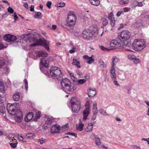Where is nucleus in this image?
I'll list each match as a JSON object with an SVG mask.
<instances>
[{"mask_svg": "<svg viewBox=\"0 0 149 149\" xmlns=\"http://www.w3.org/2000/svg\"><path fill=\"white\" fill-rule=\"evenodd\" d=\"M36 55L38 57H43L40 60V63L42 65V67H40L41 71H42L44 70V68H48L49 62L53 60V58L52 57H50L49 58H47V54L43 51L38 52Z\"/></svg>", "mask_w": 149, "mask_h": 149, "instance_id": "f257e3e1", "label": "nucleus"}, {"mask_svg": "<svg viewBox=\"0 0 149 149\" xmlns=\"http://www.w3.org/2000/svg\"><path fill=\"white\" fill-rule=\"evenodd\" d=\"M98 29L96 25H93L89 27L88 29L84 30V39H89L98 35Z\"/></svg>", "mask_w": 149, "mask_h": 149, "instance_id": "f03ea898", "label": "nucleus"}, {"mask_svg": "<svg viewBox=\"0 0 149 149\" xmlns=\"http://www.w3.org/2000/svg\"><path fill=\"white\" fill-rule=\"evenodd\" d=\"M62 89L65 91L73 92L75 91L76 88L70 81L67 78L62 79L61 82Z\"/></svg>", "mask_w": 149, "mask_h": 149, "instance_id": "7ed1b4c3", "label": "nucleus"}, {"mask_svg": "<svg viewBox=\"0 0 149 149\" xmlns=\"http://www.w3.org/2000/svg\"><path fill=\"white\" fill-rule=\"evenodd\" d=\"M29 40L30 42H34L30 45V46L32 47L35 46L37 45H41L44 46V47L47 50H49V47L48 46L49 42H47L45 40L43 41L41 39H37L35 38H30Z\"/></svg>", "mask_w": 149, "mask_h": 149, "instance_id": "20e7f679", "label": "nucleus"}, {"mask_svg": "<svg viewBox=\"0 0 149 149\" xmlns=\"http://www.w3.org/2000/svg\"><path fill=\"white\" fill-rule=\"evenodd\" d=\"M146 42L143 39H135L133 43V47L136 51H141L146 46Z\"/></svg>", "mask_w": 149, "mask_h": 149, "instance_id": "39448f33", "label": "nucleus"}, {"mask_svg": "<svg viewBox=\"0 0 149 149\" xmlns=\"http://www.w3.org/2000/svg\"><path fill=\"white\" fill-rule=\"evenodd\" d=\"M51 75L53 78H56L60 80L63 76L60 69L56 67H52L50 70Z\"/></svg>", "mask_w": 149, "mask_h": 149, "instance_id": "423d86ee", "label": "nucleus"}, {"mask_svg": "<svg viewBox=\"0 0 149 149\" xmlns=\"http://www.w3.org/2000/svg\"><path fill=\"white\" fill-rule=\"evenodd\" d=\"M72 109L73 112L78 111L81 108L80 102L77 99L76 97H73L71 100Z\"/></svg>", "mask_w": 149, "mask_h": 149, "instance_id": "0eeeda50", "label": "nucleus"}, {"mask_svg": "<svg viewBox=\"0 0 149 149\" xmlns=\"http://www.w3.org/2000/svg\"><path fill=\"white\" fill-rule=\"evenodd\" d=\"M7 114L14 116L15 121L18 123H21L23 119L22 112H7Z\"/></svg>", "mask_w": 149, "mask_h": 149, "instance_id": "6e6552de", "label": "nucleus"}, {"mask_svg": "<svg viewBox=\"0 0 149 149\" xmlns=\"http://www.w3.org/2000/svg\"><path fill=\"white\" fill-rule=\"evenodd\" d=\"M130 33L128 31H123L121 32L120 35L118 36V37L121 41H125L130 38Z\"/></svg>", "mask_w": 149, "mask_h": 149, "instance_id": "1a4fd4ad", "label": "nucleus"}, {"mask_svg": "<svg viewBox=\"0 0 149 149\" xmlns=\"http://www.w3.org/2000/svg\"><path fill=\"white\" fill-rule=\"evenodd\" d=\"M3 39L8 42H13L16 43L18 42L17 37L15 36L10 34L4 35L3 37Z\"/></svg>", "mask_w": 149, "mask_h": 149, "instance_id": "9d476101", "label": "nucleus"}, {"mask_svg": "<svg viewBox=\"0 0 149 149\" xmlns=\"http://www.w3.org/2000/svg\"><path fill=\"white\" fill-rule=\"evenodd\" d=\"M121 41L119 40H113L111 42L110 45L112 49L118 48L121 47Z\"/></svg>", "mask_w": 149, "mask_h": 149, "instance_id": "9b49d317", "label": "nucleus"}, {"mask_svg": "<svg viewBox=\"0 0 149 149\" xmlns=\"http://www.w3.org/2000/svg\"><path fill=\"white\" fill-rule=\"evenodd\" d=\"M17 103L14 104L8 103L6 106L8 112H14L16 108Z\"/></svg>", "mask_w": 149, "mask_h": 149, "instance_id": "f8f14e48", "label": "nucleus"}, {"mask_svg": "<svg viewBox=\"0 0 149 149\" xmlns=\"http://www.w3.org/2000/svg\"><path fill=\"white\" fill-rule=\"evenodd\" d=\"M88 95L90 97H94L96 94V91L95 88H88L87 89Z\"/></svg>", "mask_w": 149, "mask_h": 149, "instance_id": "ddd939ff", "label": "nucleus"}, {"mask_svg": "<svg viewBox=\"0 0 149 149\" xmlns=\"http://www.w3.org/2000/svg\"><path fill=\"white\" fill-rule=\"evenodd\" d=\"M33 112H29L26 115L24 118V120L26 122L30 121L33 119Z\"/></svg>", "mask_w": 149, "mask_h": 149, "instance_id": "4468645a", "label": "nucleus"}, {"mask_svg": "<svg viewBox=\"0 0 149 149\" xmlns=\"http://www.w3.org/2000/svg\"><path fill=\"white\" fill-rule=\"evenodd\" d=\"M84 59L86 60L87 63L89 64L92 63L95 61V59L93 58L92 56L89 57L87 55H84Z\"/></svg>", "mask_w": 149, "mask_h": 149, "instance_id": "2eb2a0df", "label": "nucleus"}, {"mask_svg": "<svg viewBox=\"0 0 149 149\" xmlns=\"http://www.w3.org/2000/svg\"><path fill=\"white\" fill-rule=\"evenodd\" d=\"M110 72L111 74V77L112 80L116 79V76L115 73V70L114 68H111Z\"/></svg>", "mask_w": 149, "mask_h": 149, "instance_id": "dca6fc26", "label": "nucleus"}, {"mask_svg": "<svg viewBox=\"0 0 149 149\" xmlns=\"http://www.w3.org/2000/svg\"><path fill=\"white\" fill-rule=\"evenodd\" d=\"M60 127L58 125H55L52 126L50 130L51 133H58L60 130Z\"/></svg>", "mask_w": 149, "mask_h": 149, "instance_id": "f3484780", "label": "nucleus"}, {"mask_svg": "<svg viewBox=\"0 0 149 149\" xmlns=\"http://www.w3.org/2000/svg\"><path fill=\"white\" fill-rule=\"evenodd\" d=\"M68 19L69 20L70 19H76V16L75 15L74 12L73 11H70L68 14Z\"/></svg>", "mask_w": 149, "mask_h": 149, "instance_id": "a211bd4d", "label": "nucleus"}, {"mask_svg": "<svg viewBox=\"0 0 149 149\" xmlns=\"http://www.w3.org/2000/svg\"><path fill=\"white\" fill-rule=\"evenodd\" d=\"M76 20V19H72L68 20L67 19V25L70 27L73 26L75 23Z\"/></svg>", "mask_w": 149, "mask_h": 149, "instance_id": "6ab92c4d", "label": "nucleus"}, {"mask_svg": "<svg viewBox=\"0 0 149 149\" xmlns=\"http://www.w3.org/2000/svg\"><path fill=\"white\" fill-rule=\"evenodd\" d=\"M54 118L52 116L49 117L45 121V123L46 124H47L48 125H50L52 122L54 121Z\"/></svg>", "mask_w": 149, "mask_h": 149, "instance_id": "aec40b11", "label": "nucleus"}, {"mask_svg": "<svg viewBox=\"0 0 149 149\" xmlns=\"http://www.w3.org/2000/svg\"><path fill=\"white\" fill-rule=\"evenodd\" d=\"M72 78L73 81L74 82H77L78 84H81L84 83V79H79L78 81L77 79L74 76H72L71 74Z\"/></svg>", "mask_w": 149, "mask_h": 149, "instance_id": "412c9836", "label": "nucleus"}, {"mask_svg": "<svg viewBox=\"0 0 149 149\" xmlns=\"http://www.w3.org/2000/svg\"><path fill=\"white\" fill-rule=\"evenodd\" d=\"M20 94L18 92H16L13 95L12 98L13 100L15 101H18L19 99V97Z\"/></svg>", "mask_w": 149, "mask_h": 149, "instance_id": "4be33fe9", "label": "nucleus"}, {"mask_svg": "<svg viewBox=\"0 0 149 149\" xmlns=\"http://www.w3.org/2000/svg\"><path fill=\"white\" fill-rule=\"evenodd\" d=\"M120 59L119 58L116 57H113L112 58V65L111 67H113L114 68V66L119 61Z\"/></svg>", "mask_w": 149, "mask_h": 149, "instance_id": "5701e85b", "label": "nucleus"}, {"mask_svg": "<svg viewBox=\"0 0 149 149\" xmlns=\"http://www.w3.org/2000/svg\"><path fill=\"white\" fill-rule=\"evenodd\" d=\"M89 1L92 5L96 6H98L100 3L99 0H89Z\"/></svg>", "mask_w": 149, "mask_h": 149, "instance_id": "b1692460", "label": "nucleus"}, {"mask_svg": "<svg viewBox=\"0 0 149 149\" xmlns=\"http://www.w3.org/2000/svg\"><path fill=\"white\" fill-rule=\"evenodd\" d=\"M93 128V124L92 123H90L88 124V126L85 130L86 132H90L92 131Z\"/></svg>", "mask_w": 149, "mask_h": 149, "instance_id": "393cba45", "label": "nucleus"}, {"mask_svg": "<svg viewBox=\"0 0 149 149\" xmlns=\"http://www.w3.org/2000/svg\"><path fill=\"white\" fill-rule=\"evenodd\" d=\"M80 122L78 125H76V128L77 130H79L80 131H81L83 130V127L84 126L83 124L81 123V120H80Z\"/></svg>", "mask_w": 149, "mask_h": 149, "instance_id": "a878e982", "label": "nucleus"}, {"mask_svg": "<svg viewBox=\"0 0 149 149\" xmlns=\"http://www.w3.org/2000/svg\"><path fill=\"white\" fill-rule=\"evenodd\" d=\"M85 109H84V112H89L90 110V102L87 101L85 104Z\"/></svg>", "mask_w": 149, "mask_h": 149, "instance_id": "bb28decb", "label": "nucleus"}, {"mask_svg": "<svg viewBox=\"0 0 149 149\" xmlns=\"http://www.w3.org/2000/svg\"><path fill=\"white\" fill-rule=\"evenodd\" d=\"M5 86L1 81H0V92L2 93L5 92Z\"/></svg>", "mask_w": 149, "mask_h": 149, "instance_id": "cd10ccee", "label": "nucleus"}, {"mask_svg": "<svg viewBox=\"0 0 149 149\" xmlns=\"http://www.w3.org/2000/svg\"><path fill=\"white\" fill-rule=\"evenodd\" d=\"M72 64L73 65H75L78 68H80L81 67L79 65V62L76 59H73Z\"/></svg>", "mask_w": 149, "mask_h": 149, "instance_id": "c85d7f7f", "label": "nucleus"}, {"mask_svg": "<svg viewBox=\"0 0 149 149\" xmlns=\"http://www.w3.org/2000/svg\"><path fill=\"white\" fill-rule=\"evenodd\" d=\"M40 112H36L35 117L33 119V120L35 121H36L38 119L40 118Z\"/></svg>", "mask_w": 149, "mask_h": 149, "instance_id": "c756f323", "label": "nucleus"}, {"mask_svg": "<svg viewBox=\"0 0 149 149\" xmlns=\"http://www.w3.org/2000/svg\"><path fill=\"white\" fill-rule=\"evenodd\" d=\"M99 63L100 64V67L101 68H103L106 67V65L104 63V61L101 60L99 61Z\"/></svg>", "mask_w": 149, "mask_h": 149, "instance_id": "7c9ffc66", "label": "nucleus"}, {"mask_svg": "<svg viewBox=\"0 0 149 149\" xmlns=\"http://www.w3.org/2000/svg\"><path fill=\"white\" fill-rule=\"evenodd\" d=\"M110 20V24L111 26L113 27L115 25V20L113 17H111V18L109 17Z\"/></svg>", "mask_w": 149, "mask_h": 149, "instance_id": "2f4dec72", "label": "nucleus"}, {"mask_svg": "<svg viewBox=\"0 0 149 149\" xmlns=\"http://www.w3.org/2000/svg\"><path fill=\"white\" fill-rule=\"evenodd\" d=\"M103 25L106 26L108 23V21L105 18H103L101 19Z\"/></svg>", "mask_w": 149, "mask_h": 149, "instance_id": "473e14b6", "label": "nucleus"}, {"mask_svg": "<svg viewBox=\"0 0 149 149\" xmlns=\"http://www.w3.org/2000/svg\"><path fill=\"white\" fill-rule=\"evenodd\" d=\"M5 64V62L3 59L0 57V68L3 67Z\"/></svg>", "mask_w": 149, "mask_h": 149, "instance_id": "72a5a7b5", "label": "nucleus"}, {"mask_svg": "<svg viewBox=\"0 0 149 149\" xmlns=\"http://www.w3.org/2000/svg\"><path fill=\"white\" fill-rule=\"evenodd\" d=\"M36 14L34 15V17L36 18L40 19L41 18V17L40 16L41 13L40 12H36Z\"/></svg>", "mask_w": 149, "mask_h": 149, "instance_id": "f704fd0d", "label": "nucleus"}, {"mask_svg": "<svg viewBox=\"0 0 149 149\" xmlns=\"http://www.w3.org/2000/svg\"><path fill=\"white\" fill-rule=\"evenodd\" d=\"M97 104L96 103H93V112H97Z\"/></svg>", "mask_w": 149, "mask_h": 149, "instance_id": "c9c22d12", "label": "nucleus"}, {"mask_svg": "<svg viewBox=\"0 0 149 149\" xmlns=\"http://www.w3.org/2000/svg\"><path fill=\"white\" fill-rule=\"evenodd\" d=\"M129 2V0H121L119 1V3L121 5H124L128 3Z\"/></svg>", "mask_w": 149, "mask_h": 149, "instance_id": "e433bc0d", "label": "nucleus"}, {"mask_svg": "<svg viewBox=\"0 0 149 149\" xmlns=\"http://www.w3.org/2000/svg\"><path fill=\"white\" fill-rule=\"evenodd\" d=\"M18 138L21 141H22L23 142H25L26 141V140L25 139H24L23 138V137L21 135L19 134L17 136Z\"/></svg>", "mask_w": 149, "mask_h": 149, "instance_id": "4c0bfd02", "label": "nucleus"}, {"mask_svg": "<svg viewBox=\"0 0 149 149\" xmlns=\"http://www.w3.org/2000/svg\"><path fill=\"white\" fill-rule=\"evenodd\" d=\"M65 3L63 2H61L58 4L57 6V7H63L65 6Z\"/></svg>", "mask_w": 149, "mask_h": 149, "instance_id": "58836bf2", "label": "nucleus"}, {"mask_svg": "<svg viewBox=\"0 0 149 149\" xmlns=\"http://www.w3.org/2000/svg\"><path fill=\"white\" fill-rule=\"evenodd\" d=\"M24 81L25 83V89L26 91H27L28 89V83H27V81L26 79H24Z\"/></svg>", "mask_w": 149, "mask_h": 149, "instance_id": "ea45409f", "label": "nucleus"}, {"mask_svg": "<svg viewBox=\"0 0 149 149\" xmlns=\"http://www.w3.org/2000/svg\"><path fill=\"white\" fill-rule=\"evenodd\" d=\"M10 145L13 148H15L17 147V143H10Z\"/></svg>", "mask_w": 149, "mask_h": 149, "instance_id": "a19ab883", "label": "nucleus"}, {"mask_svg": "<svg viewBox=\"0 0 149 149\" xmlns=\"http://www.w3.org/2000/svg\"><path fill=\"white\" fill-rule=\"evenodd\" d=\"M134 26L136 27H139L141 25V23L137 21L134 24Z\"/></svg>", "mask_w": 149, "mask_h": 149, "instance_id": "79ce46f5", "label": "nucleus"}, {"mask_svg": "<svg viewBox=\"0 0 149 149\" xmlns=\"http://www.w3.org/2000/svg\"><path fill=\"white\" fill-rule=\"evenodd\" d=\"M96 139L95 143L96 145L97 146L100 145L101 144V142L100 139L97 138Z\"/></svg>", "mask_w": 149, "mask_h": 149, "instance_id": "37998d69", "label": "nucleus"}, {"mask_svg": "<svg viewBox=\"0 0 149 149\" xmlns=\"http://www.w3.org/2000/svg\"><path fill=\"white\" fill-rule=\"evenodd\" d=\"M91 138L92 139H95L97 138V136L94 134H92L90 136Z\"/></svg>", "mask_w": 149, "mask_h": 149, "instance_id": "c03bdc74", "label": "nucleus"}, {"mask_svg": "<svg viewBox=\"0 0 149 149\" xmlns=\"http://www.w3.org/2000/svg\"><path fill=\"white\" fill-rule=\"evenodd\" d=\"M128 57L130 60H133L135 58V56L133 55L129 54L128 56Z\"/></svg>", "mask_w": 149, "mask_h": 149, "instance_id": "a18cd8bd", "label": "nucleus"}, {"mask_svg": "<svg viewBox=\"0 0 149 149\" xmlns=\"http://www.w3.org/2000/svg\"><path fill=\"white\" fill-rule=\"evenodd\" d=\"M97 113V112H93V115L91 118L92 120H94L95 119Z\"/></svg>", "mask_w": 149, "mask_h": 149, "instance_id": "49530a36", "label": "nucleus"}, {"mask_svg": "<svg viewBox=\"0 0 149 149\" xmlns=\"http://www.w3.org/2000/svg\"><path fill=\"white\" fill-rule=\"evenodd\" d=\"M7 10L8 12L9 13H10L12 14L14 12L12 8L10 7H9L8 8Z\"/></svg>", "mask_w": 149, "mask_h": 149, "instance_id": "de8ad7c7", "label": "nucleus"}, {"mask_svg": "<svg viewBox=\"0 0 149 149\" xmlns=\"http://www.w3.org/2000/svg\"><path fill=\"white\" fill-rule=\"evenodd\" d=\"M100 48L102 50L104 51H106L110 50V49L105 48L103 46H100Z\"/></svg>", "mask_w": 149, "mask_h": 149, "instance_id": "09e8293b", "label": "nucleus"}, {"mask_svg": "<svg viewBox=\"0 0 149 149\" xmlns=\"http://www.w3.org/2000/svg\"><path fill=\"white\" fill-rule=\"evenodd\" d=\"M13 16L14 18V22H16V21L17 19L18 18V17H17V14L16 12H15L14 13Z\"/></svg>", "mask_w": 149, "mask_h": 149, "instance_id": "8fccbe9b", "label": "nucleus"}, {"mask_svg": "<svg viewBox=\"0 0 149 149\" xmlns=\"http://www.w3.org/2000/svg\"><path fill=\"white\" fill-rule=\"evenodd\" d=\"M84 78H85V79H84V83H85L86 81V80H88L90 78V74H86L85 77H84Z\"/></svg>", "mask_w": 149, "mask_h": 149, "instance_id": "3c124183", "label": "nucleus"}, {"mask_svg": "<svg viewBox=\"0 0 149 149\" xmlns=\"http://www.w3.org/2000/svg\"><path fill=\"white\" fill-rule=\"evenodd\" d=\"M52 4V2L51 1H47L46 6L49 8H51V6Z\"/></svg>", "mask_w": 149, "mask_h": 149, "instance_id": "603ef678", "label": "nucleus"}, {"mask_svg": "<svg viewBox=\"0 0 149 149\" xmlns=\"http://www.w3.org/2000/svg\"><path fill=\"white\" fill-rule=\"evenodd\" d=\"M133 5L135 6H136L139 5V2L137 1H134L132 3Z\"/></svg>", "mask_w": 149, "mask_h": 149, "instance_id": "864d4df0", "label": "nucleus"}, {"mask_svg": "<svg viewBox=\"0 0 149 149\" xmlns=\"http://www.w3.org/2000/svg\"><path fill=\"white\" fill-rule=\"evenodd\" d=\"M134 62L135 64H136L140 62V60L139 59L136 58L134 59Z\"/></svg>", "mask_w": 149, "mask_h": 149, "instance_id": "5fc2aeb1", "label": "nucleus"}, {"mask_svg": "<svg viewBox=\"0 0 149 149\" xmlns=\"http://www.w3.org/2000/svg\"><path fill=\"white\" fill-rule=\"evenodd\" d=\"M66 134L70 135L72 136H74L76 137L77 136V134L74 133L68 132L66 133Z\"/></svg>", "mask_w": 149, "mask_h": 149, "instance_id": "6e6d98bb", "label": "nucleus"}, {"mask_svg": "<svg viewBox=\"0 0 149 149\" xmlns=\"http://www.w3.org/2000/svg\"><path fill=\"white\" fill-rule=\"evenodd\" d=\"M130 10V8L128 7H125L123 9V11L125 12H127L129 11Z\"/></svg>", "mask_w": 149, "mask_h": 149, "instance_id": "4d7b16f0", "label": "nucleus"}, {"mask_svg": "<svg viewBox=\"0 0 149 149\" xmlns=\"http://www.w3.org/2000/svg\"><path fill=\"white\" fill-rule=\"evenodd\" d=\"M33 135V134L32 133H30L27 134H26V136L28 137V138H31L32 137Z\"/></svg>", "mask_w": 149, "mask_h": 149, "instance_id": "13d9d810", "label": "nucleus"}, {"mask_svg": "<svg viewBox=\"0 0 149 149\" xmlns=\"http://www.w3.org/2000/svg\"><path fill=\"white\" fill-rule=\"evenodd\" d=\"M113 80V81L114 84L115 86H120V84L118 83L116 80Z\"/></svg>", "mask_w": 149, "mask_h": 149, "instance_id": "bf43d9fd", "label": "nucleus"}, {"mask_svg": "<svg viewBox=\"0 0 149 149\" xmlns=\"http://www.w3.org/2000/svg\"><path fill=\"white\" fill-rule=\"evenodd\" d=\"M123 11H119L117 13L116 15L117 17L120 16L121 14H123Z\"/></svg>", "mask_w": 149, "mask_h": 149, "instance_id": "052dcab7", "label": "nucleus"}, {"mask_svg": "<svg viewBox=\"0 0 149 149\" xmlns=\"http://www.w3.org/2000/svg\"><path fill=\"white\" fill-rule=\"evenodd\" d=\"M75 49L74 47H73L71 50L69 51V52L70 53L72 54L73 53L75 52Z\"/></svg>", "mask_w": 149, "mask_h": 149, "instance_id": "680f3d73", "label": "nucleus"}, {"mask_svg": "<svg viewBox=\"0 0 149 149\" xmlns=\"http://www.w3.org/2000/svg\"><path fill=\"white\" fill-rule=\"evenodd\" d=\"M49 126V125H48L47 124H46V123H45L43 125V128L45 130H46L48 127Z\"/></svg>", "mask_w": 149, "mask_h": 149, "instance_id": "e2e57ef3", "label": "nucleus"}, {"mask_svg": "<svg viewBox=\"0 0 149 149\" xmlns=\"http://www.w3.org/2000/svg\"><path fill=\"white\" fill-rule=\"evenodd\" d=\"M69 127V124L68 123L66 124L64 126H63L62 127L63 128L65 129V130L66 129V128H68Z\"/></svg>", "mask_w": 149, "mask_h": 149, "instance_id": "0e129e2a", "label": "nucleus"}, {"mask_svg": "<svg viewBox=\"0 0 149 149\" xmlns=\"http://www.w3.org/2000/svg\"><path fill=\"white\" fill-rule=\"evenodd\" d=\"M84 17H85V18H84V19L88 20V19H89L90 18L91 16L89 15H86Z\"/></svg>", "mask_w": 149, "mask_h": 149, "instance_id": "69168bd1", "label": "nucleus"}, {"mask_svg": "<svg viewBox=\"0 0 149 149\" xmlns=\"http://www.w3.org/2000/svg\"><path fill=\"white\" fill-rule=\"evenodd\" d=\"M4 48V46L3 44L0 41V50L3 49Z\"/></svg>", "mask_w": 149, "mask_h": 149, "instance_id": "338daca9", "label": "nucleus"}, {"mask_svg": "<svg viewBox=\"0 0 149 149\" xmlns=\"http://www.w3.org/2000/svg\"><path fill=\"white\" fill-rule=\"evenodd\" d=\"M38 142H40L41 144H42L44 143L45 141L43 140L39 139L38 140Z\"/></svg>", "mask_w": 149, "mask_h": 149, "instance_id": "774afa93", "label": "nucleus"}]
</instances>
